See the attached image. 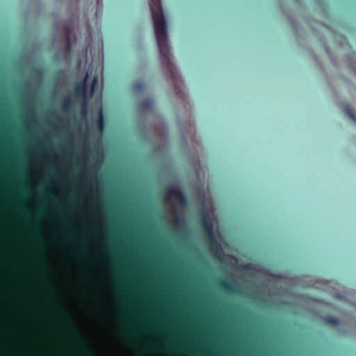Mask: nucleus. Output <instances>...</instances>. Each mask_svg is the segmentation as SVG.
Instances as JSON below:
<instances>
[{"label":"nucleus","instance_id":"nucleus-1","mask_svg":"<svg viewBox=\"0 0 356 356\" xmlns=\"http://www.w3.org/2000/svg\"><path fill=\"white\" fill-rule=\"evenodd\" d=\"M97 83L96 72L92 74V70H88L83 80L77 81L74 86V100L79 106L80 120L86 124L85 129L81 128L78 136L77 154V165L81 168L79 190L83 194L90 191L93 183H98L97 172L101 164V160L97 158L98 152L96 151V155L92 156L94 163L90 165V156L98 145L95 143L91 146L90 131L88 126V99L95 95Z\"/></svg>","mask_w":356,"mask_h":356},{"label":"nucleus","instance_id":"nucleus-2","mask_svg":"<svg viewBox=\"0 0 356 356\" xmlns=\"http://www.w3.org/2000/svg\"><path fill=\"white\" fill-rule=\"evenodd\" d=\"M149 8L154 22L155 36L160 54L161 62L165 66L173 81L177 82L179 74L176 67L171 60L166 21L161 0H149Z\"/></svg>","mask_w":356,"mask_h":356},{"label":"nucleus","instance_id":"nucleus-3","mask_svg":"<svg viewBox=\"0 0 356 356\" xmlns=\"http://www.w3.org/2000/svg\"><path fill=\"white\" fill-rule=\"evenodd\" d=\"M201 224L204 229L206 238L211 242V249L213 251H218L219 248L215 238L213 226L205 212H203L201 214Z\"/></svg>","mask_w":356,"mask_h":356},{"label":"nucleus","instance_id":"nucleus-4","mask_svg":"<svg viewBox=\"0 0 356 356\" xmlns=\"http://www.w3.org/2000/svg\"><path fill=\"white\" fill-rule=\"evenodd\" d=\"M171 197H173L180 206H185L187 204V198L184 191L178 187L172 188L165 196L164 200L168 202Z\"/></svg>","mask_w":356,"mask_h":356},{"label":"nucleus","instance_id":"nucleus-5","mask_svg":"<svg viewBox=\"0 0 356 356\" xmlns=\"http://www.w3.org/2000/svg\"><path fill=\"white\" fill-rule=\"evenodd\" d=\"M72 33L73 29L72 26L71 22L68 18V68L70 67L72 63V47H73V41H72Z\"/></svg>","mask_w":356,"mask_h":356},{"label":"nucleus","instance_id":"nucleus-6","mask_svg":"<svg viewBox=\"0 0 356 356\" xmlns=\"http://www.w3.org/2000/svg\"><path fill=\"white\" fill-rule=\"evenodd\" d=\"M218 287L225 293H234L236 292L235 286L227 280H221L218 283Z\"/></svg>","mask_w":356,"mask_h":356},{"label":"nucleus","instance_id":"nucleus-7","mask_svg":"<svg viewBox=\"0 0 356 356\" xmlns=\"http://www.w3.org/2000/svg\"><path fill=\"white\" fill-rule=\"evenodd\" d=\"M95 127L99 134H102L105 129V120L102 111H99L98 117L95 122Z\"/></svg>","mask_w":356,"mask_h":356},{"label":"nucleus","instance_id":"nucleus-8","mask_svg":"<svg viewBox=\"0 0 356 356\" xmlns=\"http://www.w3.org/2000/svg\"><path fill=\"white\" fill-rule=\"evenodd\" d=\"M153 106V103L150 99H145L140 102L139 108L145 112L149 111Z\"/></svg>","mask_w":356,"mask_h":356},{"label":"nucleus","instance_id":"nucleus-9","mask_svg":"<svg viewBox=\"0 0 356 356\" xmlns=\"http://www.w3.org/2000/svg\"><path fill=\"white\" fill-rule=\"evenodd\" d=\"M343 110L346 114L348 115L350 119L356 123V114L353 112L350 106L348 104L343 106Z\"/></svg>","mask_w":356,"mask_h":356},{"label":"nucleus","instance_id":"nucleus-10","mask_svg":"<svg viewBox=\"0 0 356 356\" xmlns=\"http://www.w3.org/2000/svg\"><path fill=\"white\" fill-rule=\"evenodd\" d=\"M133 89L136 93H141L145 89V83L143 81H137L134 82Z\"/></svg>","mask_w":356,"mask_h":356},{"label":"nucleus","instance_id":"nucleus-11","mask_svg":"<svg viewBox=\"0 0 356 356\" xmlns=\"http://www.w3.org/2000/svg\"><path fill=\"white\" fill-rule=\"evenodd\" d=\"M323 321L325 324L330 325H337L339 324V321L332 316L325 317Z\"/></svg>","mask_w":356,"mask_h":356},{"label":"nucleus","instance_id":"nucleus-12","mask_svg":"<svg viewBox=\"0 0 356 356\" xmlns=\"http://www.w3.org/2000/svg\"><path fill=\"white\" fill-rule=\"evenodd\" d=\"M173 225L175 227L179 228L184 223V220L181 218L175 217L172 220Z\"/></svg>","mask_w":356,"mask_h":356},{"label":"nucleus","instance_id":"nucleus-13","mask_svg":"<svg viewBox=\"0 0 356 356\" xmlns=\"http://www.w3.org/2000/svg\"><path fill=\"white\" fill-rule=\"evenodd\" d=\"M83 348H84V352H83L84 356H94L91 353V352L88 349V346L86 343L83 344Z\"/></svg>","mask_w":356,"mask_h":356},{"label":"nucleus","instance_id":"nucleus-14","mask_svg":"<svg viewBox=\"0 0 356 356\" xmlns=\"http://www.w3.org/2000/svg\"><path fill=\"white\" fill-rule=\"evenodd\" d=\"M81 65H82V60H81V59H79V60H78V62H77V67H78L79 69H80V68H81Z\"/></svg>","mask_w":356,"mask_h":356},{"label":"nucleus","instance_id":"nucleus-15","mask_svg":"<svg viewBox=\"0 0 356 356\" xmlns=\"http://www.w3.org/2000/svg\"><path fill=\"white\" fill-rule=\"evenodd\" d=\"M164 350H168L169 352L170 353H175V351L172 350V349L169 348H167L166 346L164 347Z\"/></svg>","mask_w":356,"mask_h":356},{"label":"nucleus","instance_id":"nucleus-16","mask_svg":"<svg viewBox=\"0 0 356 356\" xmlns=\"http://www.w3.org/2000/svg\"><path fill=\"white\" fill-rule=\"evenodd\" d=\"M87 51H88V49L86 48V49L83 50V57L84 58H86L87 57Z\"/></svg>","mask_w":356,"mask_h":356},{"label":"nucleus","instance_id":"nucleus-17","mask_svg":"<svg viewBox=\"0 0 356 356\" xmlns=\"http://www.w3.org/2000/svg\"><path fill=\"white\" fill-rule=\"evenodd\" d=\"M63 31H64V32H66V31H67V27H64V28H63Z\"/></svg>","mask_w":356,"mask_h":356},{"label":"nucleus","instance_id":"nucleus-18","mask_svg":"<svg viewBox=\"0 0 356 356\" xmlns=\"http://www.w3.org/2000/svg\"><path fill=\"white\" fill-rule=\"evenodd\" d=\"M40 212H43V211H44V209H43L42 208H41V209H40Z\"/></svg>","mask_w":356,"mask_h":356}]
</instances>
